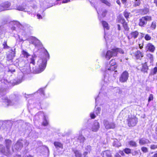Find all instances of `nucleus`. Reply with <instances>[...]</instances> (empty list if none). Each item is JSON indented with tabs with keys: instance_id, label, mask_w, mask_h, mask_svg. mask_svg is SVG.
<instances>
[{
	"instance_id": "1",
	"label": "nucleus",
	"mask_w": 157,
	"mask_h": 157,
	"mask_svg": "<svg viewBox=\"0 0 157 157\" xmlns=\"http://www.w3.org/2000/svg\"><path fill=\"white\" fill-rule=\"evenodd\" d=\"M35 56L34 55V56H33V58H31L30 65H29V64H27L26 66H25L23 67L21 66V64H24V62H22L19 63L18 65L20 68V70L22 73L23 74H26L29 73L31 71L30 64L34 65L35 63L34 61Z\"/></svg>"
},
{
	"instance_id": "2",
	"label": "nucleus",
	"mask_w": 157,
	"mask_h": 157,
	"mask_svg": "<svg viewBox=\"0 0 157 157\" xmlns=\"http://www.w3.org/2000/svg\"><path fill=\"white\" fill-rule=\"evenodd\" d=\"M124 52L121 48H115L108 51L105 56V58L109 60L112 57L116 56L118 53L123 54Z\"/></svg>"
},
{
	"instance_id": "3",
	"label": "nucleus",
	"mask_w": 157,
	"mask_h": 157,
	"mask_svg": "<svg viewBox=\"0 0 157 157\" xmlns=\"http://www.w3.org/2000/svg\"><path fill=\"white\" fill-rule=\"evenodd\" d=\"M47 63V60L45 59H39L37 61V64L39 66L38 68L35 70H33V71H35V73H40L43 71L46 67Z\"/></svg>"
},
{
	"instance_id": "4",
	"label": "nucleus",
	"mask_w": 157,
	"mask_h": 157,
	"mask_svg": "<svg viewBox=\"0 0 157 157\" xmlns=\"http://www.w3.org/2000/svg\"><path fill=\"white\" fill-rule=\"evenodd\" d=\"M25 144L27 146L29 144L27 141L25 140H19L16 144L12 147V150L13 151H14V149L16 150H21L23 147V144Z\"/></svg>"
},
{
	"instance_id": "5",
	"label": "nucleus",
	"mask_w": 157,
	"mask_h": 157,
	"mask_svg": "<svg viewBox=\"0 0 157 157\" xmlns=\"http://www.w3.org/2000/svg\"><path fill=\"white\" fill-rule=\"evenodd\" d=\"M3 105L5 107H7L9 105H13L17 103L15 100H9L7 98L3 97L2 98Z\"/></svg>"
},
{
	"instance_id": "6",
	"label": "nucleus",
	"mask_w": 157,
	"mask_h": 157,
	"mask_svg": "<svg viewBox=\"0 0 157 157\" xmlns=\"http://www.w3.org/2000/svg\"><path fill=\"white\" fill-rule=\"evenodd\" d=\"M116 62L114 59H112L109 62V65L105 67V71H114L116 69L117 66Z\"/></svg>"
},
{
	"instance_id": "7",
	"label": "nucleus",
	"mask_w": 157,
	"mask_h": 157,
	"mask_svg": "<svg viewBox=\"0 0 157 157\" xmlns=\"http://www.w3.org/2000/svg\"><path fill=\"white\" fill-rule=\"evenodd\" d=\"M128 124L129 127L135 126L137 122V119L134 116L129 115L127 119Z\"/></svg>"
},
{
	"instance_id": "8",
	"label": "nucleus",
	"mask_w": 157,
	"mask_h": 157,
	"mask_svg": "<svg viewBox=\"0 0 157 157\" xmlns=\"http://www.w3.org/2000/svg\"><path fill=\"white\" fill-rule=\"evenodd\" d=\"M151 20L150 16H146L142 17L139 19V25L141 27H144L147 24V21Z\"/></svg>"
},
{
	"instance_id": "9",
	"label": "nucleus",
	"mask_w": 157,
	"mask_h": 157,
	"mask_svg": "<svg viewBox=\"0 0 157 157\" xmlns=\"http://www.w3.org/2000/svg\"><path fill=\"white\" fill-rule=\"evenodd\" d=\"M129 74L126 71H124L121 75L119 79L120 82L122 83L126 82L128 79Z\"/></svg>"
},
{
	"instance_id": "10",
	"label": "nucleus",
	"mask_w": 157,
	"mask_h": 157,
	"mask_svg": "<svg viewBox=\"0 0 157 157\" xmlns=\"http://www.w3.org/2000/svg\"><path fill=\"white\" fill-rule=\"evenodd\" d=\"M10 3L9 2H3L0 5V9L2 11L10 10Z\"/></svg>"
},
{
	"instance_id": "11",
	"label": "nucleus",
	"mask_w": 157,
	"mask_h": 157,
	"mask_svg": "<svg viewBox=\"0 0 157 157\" xmlns=\"http://www.w3.org/2000/svg\"><path fill=\"white\" fill-rule=\"evenodd\" d=\"M104 125L106 129H113L115 127V124L113 122H109L107 120L104 121Z\"/></svg>"
},
{
	"instance_id": "12",
	"label": "nucleus",
	"mask_w": 157,
	"mask_h": 157,
	"mask_svg": "<svg viewBox=\"0 0 157 157\" xmlns=\"http://www.w3.org/2000/svg\"><path fill=\"white\" fill-rule=\"evenodd\" d=\"M99 128V123L96 121L94 122L92 125L91 129L92 131L96 132L98 131Z\"/></svg>"
},
{
	"instance_id": "13",
	"label": "nucleus",
	"mask_w": 157,
	"mask_h": 157,
	"mask_svg": "<svg viewBox=\"0 0 157 157\" xmlns=\"http://www.w3.org/2000/svg\"><path fill=\"white\" fill-rule=\"evenodd\" d=\"M26 4L25 2L23 3L21 5H16L15 9L19 11H24L26 8Z\"/></svg>"
},
{
	"instance_id": "14",
	"label": "nucleus",
	"mask_w": 157,
	"mask_h": 157,
	"mask_svg": "<svg viewBox=\"0 0 157 157\" xmlns=\"http://www.w3.org/2000/svg\"><path fill=\"white\" fill-rule=\"evenodd\" d=\"M6 146V152L7 153L8 155L10 152V146L12 144L11 141L9 140H6L5 141Z\"/></svg>"
},
{
	"instance_id": "15",
	"label": "nucleus",
	"mask_w": 157,
	"mask_h": 157,
	"mask_svg": "<svg viewBox=\"0 0 157 157\" xmlns=\"http://www.w3.org/2000/svg\"><path fill=\"white\" fill-rule=\"evenodd\" d=\"M146 48L147 51H149L151 52H153L155 50V48L152 44L149 43L147 44Z\"/></svg>"
},
{
	"instance_id": "16",
	"label": "nucleus",
	"mask_w": 157,
	"mask_h": 157,
	"mask_svg": "<svg viewBox=\"0 0 157 157\" xmlns=\"http://www.w3.org/2000/svg\"><path fill=\"white\" fill-rule=\"evenodd\" d=\"M150 143L151 142L148 139L145 138H141L139 140V143L140 145H144Z\"/></svg>"
},
{
	"instance_id": "17",
	"label": "nucleus",
	"mask_w": 157,
	"mask_h": 157,
	"mask_svg": "<svg viewBox=\"0 0 157 157\" xmlns=\"http://www.w3.org/2000/svg\"><path fill=\"white\" fill-rule=\"evenodd\" d=\"M102 25L104 27V29L105 31V29L108 30L109 29V25L106 22L104 21H102ZM104 38H105V39L106 41L108 40L107 38L106 37V35H105V32Z\"/></svg>"
},
{
	"instance_id": "18",
	"label": "nucleus",
	"mask_w": 157,
	"mask_h": 157,
	"mask_svg": "<svg viewBox=\"0 0 157 157\" xmlns=\"http://www.w3.org/2000/svg\"><path fill=\"white\" fill-rule=\"evenodd\" d=\"M30 38L32 40L31 42L32 44H34L36 46L40 44V41L36 38L33 37H31Z\"/></svg>"
},
{
	"instance_id": "19",
	"label": "nucleus",
	"mask_w": 157,
	"mask_h": 157,
	"mask_svg": "<svg viewBox=\"0 0 157 157\" xmlns=\"http://www.w3.org/2000/svg\"><path fill=\"white\" fill-rule=\"evenodd\" d=\"M139 35V32L137 31L132 32L130 34L131 38H133L134 39L136 38Z\"/></svg>"
},
{
	"instance_id": "20",
	"label": "nucleus",
	"mask_w": 157,
	"mask_h": 157,
	"mask_svg": "<svg viewBox=\"0 0 157 157\" xmlns=\"http://www.w3.org/2000/svg\"><path fill=\"white\" fill-rule=\"evenodd\" d=\"M135 56L137 59H139L143 56V53L139 50H137L135 52Z\"/></svg>"
},
{
	"instance_id": "21",
	"label": "nucleus",
	"mask_w": 157,
	"mask_h": 157,
	"mask_svg": "<svg viewBox=\"0 0 157 157\" xmlns=\"http://www.w3.org/2000/svg\"><path fill=\"white\" fill-rule=\"evenodd\" d=\"M110 155V152L109 151H105L101 154V155L103 157H109Z\"/></svg>"
},
{
	"instance_id": "22",
	"label": "nucleus",
	"mask_w": 157,
	"mask_h": 157,
	"mask_svg": "<svg viewBox=\"0 0 157 157\" xmlns=\"http://www.w3.org/2000/svg\"><path fill=\"white\" fill-rule=\"evenodd\" d=\"M0 152L7 155L8 154L6 152V151L5 147L2 145L0 144Z\"/></svg>"
},
{
	"instance_id": "23",
	"label": "nucleus",
	"mask_w": 157,
	"mask_h": 157,
	"mask_svg": "<svg viewBox=\"0 0 157 157\" xmlns=\"http://www.w3.org/2000/svg\"><path fill=\"white\" fill-rule=\"evenodd\" d=\"M78 141L80 143H83L85 141V137L82 135H79L78 138Z\"/></svg>"
},
{
	"instance_id": "24",
	"label": "nucleus",
	"mask_w": 157,
	"mask_h": 157,
	"mask_svg": "<svg viewBox=\"0 0 157 157\" xmlns=\"http://www.w3.org/2000/svg\"><path fill=\"white\" fill-rule=\"evenodd\" d=\"M54 145L56 148H62L63 147L62 144L58 142H55L54 143Z\"/></svg>"
},
{
	"instance_id": "25",
	"label": "nucleus",
	"mask_w": 157,
	"mask_h": 157,
	"mask_svg": "<svg viewBox=\"0 0 157 157\" xmlns=\"http://www.w3.org/2000/svg\"><path fill=\"white\" fill-rule=\"evenodd\" d=\"M85 149L86 151L83 153V155L85 156H86L88 152H90L91 150V147L90 146H87L86 147Z\"/></svg>"
},
{
	"instance_id": "26",
	"label": "nucleus",
	"mask_w": 157,
	"mask_h": 157,
	"mask_svg": "<svg viewBox=\"0 0 157 157\" xmlns=\"http://www.w3.org/2000/svg\"><path fill=\"white\" fill-rule=\"evenodd\" d=\"M21 53L22 56L25 58H28L30 56V55L29 53L24 50L22 51Z\"/></svg>"
},
{
	"instance_id": "27",
	"label": "nucleus",
	"mask_w": 157,
	"mask_h": 157,
	"mask_svg": "<svg viewBox=\"0 0 157 157\" xmlns=\"http://www.w3.org/2000/svg\"><path fill=\"white\" fill-rule=\"evenodd\" d=\"M113 145L115 147H118L121 146V144L117 140H114L113 143Z\"/></svg>"
},
{
	"instance_id": "28",
	"label": "nucleus",
	"mask_w": 157,
	"mask_h": 157,
	"mask_svg": "<svg viewBox=\"0 0 157 157\" xmlns=\"http://www.w3.org/2000/svg\"><path fill=\"white\" fill-rule=\"evenodd\" d=\"M48 124V121L47 120L45 116H44V120L42 122V125L44 126H47Z\"/></svg>"
},
{
	"instance_id": "29",
	"label": "nucleus",
	"mask_w": 157,
	"mask_h": 157,
	"mask_svg": "<svg viewBox=\"0 0 157 157\" xmlns=\"http://www.w3.org/2000/svg\"><path fill=\"white\" fill-rule=\"evenodd\" d=\"M118 19V21L123 24L126 23L125 20L123 17L120 16Z\"/></svg>"
},
{
	"instance_id": "30",
	"label": "nucleus",
	"mask_w": 157,
	"mask_h": 157,
	"mask_svg": "<svg viewBox=\"0 0 157 157\" xmlns=\"http://www.w3.org/2000/svg\"><path fill=\"white\" fill-rule=\"evenodd\" d=\"M133 6L136 7L139 6L141 3L140 0H134Z\"/></svg>"
},
{
	"instance_id": "31",
	"label": "nucleus",
	"mask_w": 157,
	"mask_h": 157,
	"mask_svg": "<svg viewBox=\"0 0 157 157\" xmlns=\"http://www.w3.org/2000/svg\"><path fill=\"white\" fill-rule=\"evenodd\" d=\"M147 58L150 59V62H153V57L152 54L150 53L147 54Z\"/></svg>"
},
{
	"instance_id": "32",
	"label": "nucleus",
	"mask_w": 157,
	"mask_h": 157,
	"mask_svg": "<svg viewBox=\"0 0 157 157\" xmlns=\"http://www.w3.org/2000/svg\"><path fill=\"white\" fill-rule=\"evenodd\" d=\"M12 51L11 53L10 54L7 56L8 57H10V59H12L14 56L15 53L14 52V51L12 49L11 50Z\"/></svg>"
},
{
	"instance_id": "33",
	"label": "nucleus",
	"mask_w": 157,
	"mask_h": 157,
	"mask_svg": "<svg viewBox=\"0 0 157 157\" xmlns=\"http://www.w3.org/2000/svg\"><path fill=\"white\" fill-rule=\"evenodd\" d=\"M14 25L20 29H21L22 28V25L18 21H14L13 22Z\"/></svg>"
},
{
	"instance_id": "34",
	"label": "nucleus",
	"mask_w": 157,
	"mask_h": 157,
	"mask_svg": "<svg viewBox=\"0 0 157 157\" xmlns=\"http://www.w3.org/2000/svg\"><path fill=\"white\" fill-rule=\"evenodd\" d=\"M126 19H128L129 18L130 13L128 12L126 10H125L123 13Z\"/></svg>"
},
{
	"instance_id": "35",
	"label": "nucleus",
	"mask_w": 157,
	"mask_h": 157,
	"mask_svg": "<svg viewBox=\"0 0 157 157\" xmlns=\"http://www.w3.org/2000/svg\"><path fill=\"white\" fill-rule=\"evenodd\" d=\"M129 144L130 146L132 147H136L137 146V144L136 142L132 140L129 141Z\"/></svg>"
},
{
	"instance_id": "36",
	"label": "nucleus",
	"mask_w": 157,
	"mask_h": 157,
	"mask_svg": "<svg viewBox=\"0 0 157 157\" xmlns=\"http://www.w3.org/2000/svg\"><path fill=\"white\" fill-rule=\"evenodd\" d=\"M100 1L103 3L105 4L107 6H110L111 4L106 0H100Z\"/></svg>"
},
{
	"instance_id": "37",
	"label": "nucleus",
	"mask_w": 157,
	"mask_h": 157,
	"mask_svg": "<svg viewBox=\"0 0 157 157\" xmlns=\"http://www.w3.org/2000/svg\"><path fill=\"white\" fill-rule=\"evenodd\" d=\"M74 153L75 154L76 157H81V154L78 151H75Z\"/></svg>"
},
{
	"instance_id": "38",
	"label": "nucleus",
	"mask_w": 157,
	"mask_h": 157,
	"mask_svg": "<svg viewBox=\"0 0 157 157\" xmlns=\"http://www.w3.org/2000/svg\"><path fill=\"white\" fill-rule=\"evenodd\" d=\"M157 73V67H155L152 71L151 74L152 75H154Z\"/></svg>"
},
{
	"instance_id": "39",
	"label": "nucleus",
	"mask_w": 157,
	"mask_h": 157,
	"mask_svg": "<svg viewBox=\"0 0 157 157\" xmlns=\"http://www.w3.org/2000/svg\"><path fill=\"white\" fill-rule=\"evenodd\" d=\"M124 151L127 154H129L131 152V150L128 148H126L124 150Z\"/></svg>"
},
{
	"instance_id": "40",
	"label": "nucleus",
	"mask_w": 157,
	"mask_h": 157,
	"mask_svg": "<svg viewBox=\"0 0 157 157\" xmlns=\"http://www.w3.org/2000/svg\"><path fill=\"white\" fill-rule=\"evenodd\" d=\"M147 66L145 64L143 65L142 70L144 72H146L148 69Z\"/></svg>"
},
{
	"instance_id": "41",
	"label": "nucleus",
	"mask_w": 157,
	"mask_h": 157,
	"mask_svg": "<svg viewBox=\"0 0 157 157\" xmlns=\"http://www.w3.org/2000/svg\"><path fill=\"white\" fill-rule=\"evenodd\" d=\"M123 26L125 30L126 31L128 30L129 29V28L128 26V25L127 24L126 22L123 24Z\"/></svg>"
},
{
	"instance_id": "42",
	"label": "nucleus",
	"mask_w": 157,
	"mask_h": 157,
	"mask_svg": "<svg viewBox=\"0 0 157 157\" xmlns=\"http://www.w3.org/2000/svg\"><path fill=\"white\" fill-rule=\"evenodd\" d=\"M141 151L144 153H146L148 152V149L146 147H142L141 148Z\"/></svg>"
},
{
	"instance_id": "43",
	"label": "nucleus",
	"mask_w": 157,
	"mask_h": 157,
	"mask_svg": "<svg viewBox=\"0 0 157 157\" xmlns=\"http://www.w3.org/2000/svg\"><path fill=\"white\" fill-rule=\"evenodd\" d=\"M150 148L151 149L155 150L157 148V145L151 144L150 145Z\"/></svg>"
},
{
	"instance_id": "44",
	"label": "nucleus",
	"mask_w": 157,
	"mask_h": 157,
	"mask_svg": "<svg viewBox=\"0 0 157 157\" xmlns=\"http://www.w3.org/2000/svg\"><path fill=\"white\" fill-rule=\"evenodd\" d=\"M37 93L40 94H41L44 95V90L43 89H40L37 91Z\"/></svg>"
},
{
	"instance_id": "45",
	"label": "nucleus",
	"mask_w": 157,
	"mask_h": 157,
	"mask_svg": "<svg viewBox=\"0 0 157 157\" xmlns=\"http://www.w3.org/2000/svg\"><path fill=\"white\" fill-rule=\"evenodd\" d=\"M1 27L0 26V29ZM4 36V35L3 31L0 29V39H2Z\"/></svg>"
},
{
	"instance_id": "46",
	"label": "nucleus",
	"mask_w": 157,
	"mask_h": 157,
	"mask_svg": "<svg viewBox=\"0 0 157 157\" xmlns=\"http://www.w3.org/2000/svg\"><path fill=\"white\" fill-rule=\"evenodd\" d=\"M145 39L146 40H148L151 39V37L148 35L146 34L145 36Z\"/></svg>"
},
{
	"instance_id": "47",
	"label": "nucleus",
	"mask_w": 157,
	"mask_h": 157,
	"mask_svg": "<svg viewBox=\"0 0 157 157\" xmlns=\"http://www.w3.org/2000/svg\"><path fill=\"white\" fill-rule=\"evenodd\" d=\"M156 27V24L155 22H153L151 25V28L152 29H154Z\"/></svg>"
},
{
	"instance_id": "48",
	"label": "nucleus",
	"mask_w": 157,
	"mask_h": 157,
	"mask_svg": "<svg viewBox=\"0 0 157 157\" xmlns=\"http://www.w3.org/2000/svg\"><path fill=\"white\" fill-rule=\"evenodd\" d=\"M101 110V108H98L95 111V113L97 115H98L100 113V111Z\"/></svg>"
},
{
	"instance_id": "49",
	"label": "nucleus",
	"mask_w": 157,
	"mask_h": 157,
	"mask_svg": "<svg viewBox=\"0 0 157 157\" xmlns=\"http://www.w3.org/2000/svg\"><path fill=\"white\" fill-rule=\"evenodd\" d=\"M153 95L152 94H150L149 95V96L148 98V101L149 102H150L152 100H153Z\"/></svg>"
},
{
	"instance_id": "50",
	"label": "nucleus",
	"mask_w": 157,
	"mask_h": 157,
	"mask_svg": "<svg viewBox=\"0 0 157 157\" xmlns=\"http://www.w3.org/2000/svg\"><path fill=\"white\" fill-rule=\"evenodd\" d=\"M3 45L4 48H9V46L7 44V41H5L3 44Z\"/></svg>"
},
{
	"instance_id": "51",
	"label": "nucleus",
	"mask_w": 157,
	"mask_h": 157,
	"mask_svg": "<svg viewBox=\"0 0 157 157\" xmlns=\"http://www.w3.org/2000/svg\"><path fill=\"white\" fill-rule=\"evenodd\" d=\"M44 54L46 57H47L48 59H49V55L48 52L46 50H45V52H44Z\"/></svg>"
},
{
	"instance_id": "52",
	"label": "nucleus",
	"mask_w": 157,
	"mask_h": 157,
	"mask_svg": "<svg viewBox=\"0 0 157 157\" xmlns=\"http://www.w3.org/2000/svg\"><path fill=\"white\" fill-rule=\"evenodd\" d=\"M90 116L92 118H94L95 117V116L94 114L93 113H91L90 114Z\"/></svg>"
},
{
	"instance_id": "53",
	"label": "nucleus",
	"mask_w": 157,
	"mask_h": 157,
	"mask_svg": "<svg viewBox=\"0 0 157 157\" xmlns=\"http://www.w3.org/2000/svg\"><path fill=\"white\" fill-rule=\"evenodd\" d=\"M106 12L107 11L105 10L103 11L102 14V15L103 17H104L105 16L106 13Z\"/></svg>"
},
{
	"instance_id": "54",
	"label": "nucleus",
	"mask_w": 157,
	"mask_h": 157,
	"mask_svg": "<svg viewBox=\"0 0 157 157\" xmlns=\"http://www.w3.org/2000/svg\"><path fill=\"white\" fill-rule=\"evenodd\" d=\"M70 0H63L62 1V3H66L70 2Z\"/></svg>"
},
{
	"instance_id": "55",
	"label": "nucleus",
	"mask_w": 157,
	"mask_h": 157,
	"mask_svg": "<svg viewBox=\"0 0 157 157\" xmlns=\"http://www.w3.org/2000/svg\"><path fill=\"white\" fill-rule=\"evenodd\" d=\"M37 18L39 19L42 18L41 16L39 14H37Z\"/></svg>"
},
{
	"instance_id": "56",
	"label": "nucleus",
	"mask_w": 157,
	"mask_h": 157,
	"mask_svg": "<svg viewBox=\"0 0 157 157\" xmlns=\"http://www.w3.org/2000/svg\"><path fill=\"white\" fill-rule=\"evenodd\" d=\"M115 157H121V156L118 153H116L115 155Z\"/></svg>"
},
{
	"instance_id": "57",
	"label": "nucleus",
	"mask_w": 157,
	"mask_h": 157,
	"mask_svg": "<svg viewBox=\"0 0 157 157\" xmlns=\"http://www.w3.org/2000/svg\"><path fill=\"white\" fill-rule=\"evenodd\" d=\"M127 0H121L122 3L123 4H125L126 3Z\"/></svg>"
},
{
	"instance_id": "58",
	"label": "nucleus",
	"mask_w": 157,
	"mask_h": 157,
	"mask_svg": "<svg viewBox=\"0 0 157 157\" xmlns=\"http://www.w3.org/2000/svg\"><path fill=\"white\" fill-rule=\"evenodd\" d=\"M18 38L19 39L20 42L22 41L23 42L25 40H24L22 38H21L19 36H18Z\"/></svg>"
},
{
	"instance_id": "59",
	"label": "nucleus",
	"mask_w": 157,
	"mask_h": 157,
	"mask_svg": "<svg viewBox=\"0 0 157 157\" xmlns=\"http://www.w3.org/2000/svg\"><path fill=\"white\" fill-rule=\"evenodd\" d=\"M117 26H118V29L119 30H121V27L120 25H117Z\"/></svg>"
},
{
	"instance_id": "60",
	"label": "nucleus",
	"mask_w": 157,
	"mask_h": 157,
	"mask_svg": "<svg viewBox=\"0 0 157 157\" xmlns=\"http://www.w3.org/2000/svg\"><path fill=\"white\" fill-rule=\"evenodd\" d=\"M116 2L117 3V4H118V5H121V2L119 1V0H117V1H116Z\"/></svg>"
},
{
	"instance_id": "61",
	"label": "nucleus",
	"mask_w": 157,
	"mask_h": 157,
	"mask_svg": "<svg viewBox=\"0 0 157 157\" xmlns=\"http://www.w3.org/2000/svg\"><path fill=\"white\" fill-rule=\"evenodd\" d=\"M143 44L141 45V44H139V46L140 49H141L143 48Z\"/></svg>"
},
{
	"instance_id": "62",
	"label": "nucleus",
	"mask_w": 157,
	"mask_h": 157,
	"mask_svg": "<svg viewBox=\"0 0 157 157\" xmlns=\"http://www.w3.org/2000/svg\"><path fill=\"white\" fill-rule=\"evenodd\" d=\"M154 3L155 4L156 6H157V0H154Z\"/></svg>"
},
{
	"instance_id": "63",
	"label": "nucleus",
	"mask_w": 157,
	"mask_h": 157,
	"mask_svg": "<svg viewBox=\"0 0 157 157\" xmlns=\"http://www.w3.org/2000/svg\"><path fill=\"white\" fill-rule=\"evenodd\" d=\"M152 157H157V153L155 154Z\"/></svg>"
},
{
	"instance_id": "64",
	"label": "nucleus",
	"mask_w": 157,
	"mask_h": 157,
	"mask_svg": "<svg viewBox=\"0 0 157 157\" xmlns=\"http://www.w3.org/2000/svg\"><path fill=\"white\" fill-rule=\"evenodd\" d=\"M144 11H145V13L146 14L148 11V10L146 9V10H144Z\"/></svg>"
}]
</instances>
